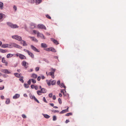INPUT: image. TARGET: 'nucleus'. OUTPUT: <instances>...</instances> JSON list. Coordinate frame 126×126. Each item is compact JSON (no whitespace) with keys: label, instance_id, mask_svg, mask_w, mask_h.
I'll use <instances>...</instances> for the list:
<instances>
[{"label":"nucleus","instance_id":"nucleus-37","mask_svg":"<svg viewBox=\"0 0 126 126\" xmlns=\"http://www.w3.org/2000/svg\"><path fill=\"white\" fill-rule=\"evenodd\" d=\"M43 61L45 62H46L47 63H49V61L46 59H43Z\"/></svg>","mask_w":126,"mask_h":126},{"label":"nucleus","instance_id":"nucleus-34","mask_svg":"<svg viewBox=\"0 0 126 126\" xmlns=\"http://www.w3.org/2000/svg\"><path fill=\"white\" fill-rule=\"evenodd\" d=\"M46 81L48 85L49 86H50L51 85V83L49 81V80H46Z\"/></svg>","mask_w":126,"mask_h":126},{"label":"nucleus","instance_id":"nucleus-26","mask_svg":"<svg viewBox=\"0 0 126 126\" xmlns=\"http://www.w3.org/2000/svg\"><path fill=\"white\" fill-rule=\"evenodd\" d=\"M42 0H36L35 3L36 4H38L41 2Z\"/></svg>","mask_w":126,"mask_h":126},{"label":"nucleus","instance_id":"nucleus-1","mask_svg":"<svg viewBox=\"0 0 126 126\" xmlns=\"http://www.w3.org/2000/svg\"><path fill=\"white\" fill-rule=\"evenodd\" d=\"M9 48H12L13 47H14L21 49L22 48V47L21 46H20L19 45L14 43H11L9 45Z\"/></svg>","mask_w":126,"mask_h":126},{"label":"nucleus","instance_id":"nucleus-22","mask_svg":"<svg viewBox=\"0 0 126 126\" xmlns=\"http://www.w3.org/2000/svg\"><path fill=\"white\" fill-rule=\"evenodd\" d=\"M7 24L11 28L13 24L11 22H7Z\"/></svg>","mask_w":126,"mask_h":126},{"label":"nucleus","instance_id":"nucleus-21","mask_svg":"<svg viewBox=\"0 0 126 126\" xmlns=\"http://www.w3.org/2000/svg\"><path fill=\"white\" fill-rule=\"evenodd\" d=\"M28 55H30L32 58H34V55L33 53L29 51L28 53Z\"/></svg>","mask_w":126,"mask_h":126},{"label":"nucleus","instance_id":"nucleus-12","mask_svg":"<svg viewBox=\"0 0 126 126\" xmlns=\"http://www.w3.org/2000/svg\"><path fill=\"white\" fill-rule=\"evenodd\" d=\"M68 107L66 109H65V110H62V111H61L60 112V114L63 113H65L66 112H68Z\"/></svg>","mask_w":126,"mask_h":126},{"label":"nucleus","instance_id":"nucleus-2","mask_svg":"<svg viewBox=\"0 0 126 126\" xmlns=\"http://www.w3.org/2000/svg\"><path fill=\"white\" fill-rule=\"evenodd\" d=\"M12 37L14 39L18 40L19 41L22 40L21 37L17 35H14L12 36Z\"/></svg>","mask_w":126,"mask_h":126},{"label":"nucleus","instance_id":"nucleus-17","mask_svg":"<svg viewBox=\"0 0 126 126\" xmlns=\"http://www.w3.org/2000/svg\"><path fill=\"white\" fill-rule=\"evenodd\" d=\"M41 90L43 93H45L47 92V90L44 88H41Z\"/></svg>","mask_w":126,"mask_h":126},{"label":"nucleus","instance_id":"nucleus-27","mask_svg":"<svg viewBox=\"0 0 126 126\" xmlns=\"http://www.w3.org/2000/svg\"><path fill=\"white\" fill-rule=\"evenodd\" d=\"M59 86L61 88H62L63 87L65 89L66 88V87L64 85L63 83L62 82L61 83V84H60Z\"/></svg>","mask_w":126,"mask_h":126},{"label":"nucleus","instance_id":"nucleus-13","mask_svg":"<svg viewBox=\"0 0 126 126\" xmlns=\"http://www.w3.org/2000/svg\"><path fill=\"white\" fill-rule=\"evenodd\" d=\"M30 26L32 29H34L36 27L35 24L33 23H30Z\"/></svg>","mask_w":126,"mask_h":126},{"label":"nucleus","instance_id":"nucleus-51","mask_svg":"<svg viewBox=\"0 0 126 126\" xmlns=\"http://www.w3.org/2000/svg\"><path fill=\"white\" fill-rule=\"evenodd\" d=\"M31 80L30 79L28 81V83L29 85H30L31 83Z\"/></svg>","mask_w":126,"mask_h":126},{"label":"nucleus","instance_id":"nucleus-20","mask_svg":"<svg viewBox=\"0 0 126 126\" xmlns=\"http://www.w3.org/2000/svg\"><path fill=\"white\" fill-rule=\"evenodd\" d=\"M8 51V50L6 49L3 50L1 49H0V52L2 53H6Z\"/></svg>","mask_w":126,"mask_h":126},{"label":"nucleus","instance_id":"nucleus-45","mask_svg":"<svg viewBox=\"0 0 126 126\" xmlns=\"http://www.w3.org/2000/svg\"><path fill=\"white\" fill-rule=\"evenodd\" d=\"M56 69H54L53 68H51V70L52 71V72H54V73Z\"/></svg>","mask_w":126,"mask_h":126},{"label":"nucleus","instance_id":"nucleus-29","mask_svg":"<svg viewBox=\"0 0 126 126\" xmlns=\"http://www.w3.org/2000/svg\"><path fill=\"white\" fill-rule=\"evenodd\" d=\"M4 15L2 13H0V19H2V18L4 16Z\"/></svg>","mask_w":126,"mask_h":126},{"label":"nucleus","instance_id":"nucleus-25","mask_svg":"<svg viewBox=\"0 0 126 126\" xmlns=\"http://www.w3.org/2000/svg\"><path fill=\"white\" fill-rule=\"evenodd\" d=\"M18 26L17 25L13 24L11 28L15 29L16 28H18Z\"/></svg>","mask_w":126,"mask_h":126},{"label":"nucleus","instance_id":"nucleus-48","mask_svg":"<svg viewBox=\"0 0 126 126\" xmlns=\"http://www.w3.org/2000/svg\"><path fill=\"white\" fill-rule=\"evenodd\" d=\"M46 16L49 19H51V17L50 16L48 15L47 14L46 15Z\"/></svg>","mask_w":126,"mask_h":126},{"label":"nucleus","instance_id":"nucleus-63","mask_svg":"<svg viewBox=\"0 0 126 126\" xmlns=\"http://www.w3.org/2000/svg\"><path fill=\"white\" fill-rule=\"evenodd\" d=\"M31 88L32 89H33L34 88V86L33 85H32L31 86Z\"/></svg>","mask_w":126,"mask_h":126},{"label":"nucleus","instance_id":"nucleus-19","mask_svg":"<svg viewBox=\"0 0 126 126\" xmlns=\"http://www.w3.org/2000/svg\"><path fill=\"white\" fill-rule=\"evenodd\" d=\"M42 114L43 115L44 117L48 119L50 117V116L49 115L47 114H44L42 113Z\"/></svg>","mask_w":126,"mask_h":126},{"label":"nucleus","instance_id":"nucleus-11","mask_svg":"<svg viewBox=\"0 0 126 126\" xmlns=\"http://www.w3.org/2000/svg\"><path fill=\"white\" fill-rule=\"evenodd\" d=\"M20 96V94H16L13 96V98L14 99H16L18 98Z\"/></svg>","mask_w":126,"mask_h":126},{"label":"nucleus","instance_id":"nucleus-7","mask_svg":"<svg viewBox=\"0 0 126 126\" xmlns=\"http://www.w3.org/2000/svg\"><path fill=\"white\" fill-rule=\"evenodd\" d=\"M19 57L21 59H25L26 58V57L24 55L21 54H19Z\"/></svg>","mask_w":126,"mask_h":126},{"label":"nucleus","instance_id":"nucleus-54","mask_svg":"<svg viewBox=\"0 0 126 126\" xmlns=\"http://www.w3.org/2000/svg\"><path fill=\"white\" fill-rule=\"evenodd\" d=\"M52 95H53V94H52V93H50L49 94V96L51 98L52 97Z\"/></svg>","mask_w":126,"mask_h":126},{"label":"nucleus","instance_id":"nucleus-6","mask_svg":"<svg viewBox=\"0 0 126 126\" xmlns=\"http://www.w3.org/2000/svg\"><path fill=\"white\" fill-rule=\"evenodd\" d=\"M31 49L34 51L37 52H39L40 50L34 47L33 45H31Z\"/></svg>","mask_w":126,"mask_h":126},{"label":"nucleus","instance_id":"nucleus-15","mask_svg":"<svg viewBox=\"0 0 126 126\" xmlns=\"http://www.w3.org/2000/svg\"><path fill=\"white\" fill-rule=\"evenodd\" d=\"M9 47V45L7 44H4L2 45L1 46V47L2 48H5L6 47Z\"/></svg>","mask_w":126,"mask_h":126},{"label":"nucleus","instance_id":"nucleus-56","mask_svg":"<svg viewBox=\"0 0 126 126\" xmlns=\"http://www.w3.org/2000/svg\"><path fill=\"white\" fill-rule=\"evenodd\" d=\"M24 51L27 52L28 53L30 51L26 49H24Z\"/></svg>","mask_w":126,"mask_h":126},{"label":"nucleus","instance_id":"nucleus-60","mask_svg":"<svg viewBox=\"0 0 126 126\" xmlns=\"http://www.w3.org/2000/svg\"><path fill=\"white\" fill-rule=\"evenodd\" d=\"M52 99L54 100H55L56 99V97L55 95H53V96Z\"/></svg>","mask_w":126,"mask_h":126},{"label":"nucleus","instance_id":"nucleus-42","mask_svg":"<svg viewBox=\"0 0 126 126\" xmlns=\"http://www.w3.org/2000/svg\"><path fill=\"white\" fill-rule=\"evenodd\" d=\"M24 87L26 88H28L29 87V85H28V84H27L25 83L24 84Z\"/></svg>","mask_w":126,"mask_h":126},{"label":"nucleus","instance_id":"nucleus-24","mask_svg":"<svg viewBox=\"0 0 126 126\" xmlns=\"http://www.w3.org/2000/svg\"><path fill=\"white\" fill-rule=\"evenodd\" d=\"M41 46L42 47L46 48L47 47V46L46 44L42 43L41 44Z\"/></svg>","mask_w":126,"mask_h":126},{"label":"nucleus","instance_id":"nucleus-3","mask_svg":"<svg viewBox=\"0 0 126 126\" xmlns=\"http://www.w3.org/2000/svg\"><path fill=\"white\" fill-rule=\"evenodd\" d=\"M37 27L39 29H42L46 30V27L43 24H39L38 25Z\"/></svg>","mask_w":126,"mask_h":126},{"label":"nucleus","instance_id":"nucleus-49","mask_svg":"<svg viewBox=\"0 0 126 126\" xmlns=\"http://www.w3.org/2000/svg\"><path fill=\"white\" fill-rule=\"evenodd\" d=\"M43 100L44 102L46 103H47V101L46 100L45 98V97H43Z\"/></svg>","mask_w":126,"mask_h":126},{"label":"nucleus","instance_id":"nucleus-62","mask_svg":"<svg viewBox=\"0 0 126 126\" xmlns=\"http://www.w3.org/2000/svg\"><path fill=\"white\" fill-rule=\"evenodd\" d=\"M4 88V86H3L2 87H0V90H2Z\"/></svg>","mask_w":126,"mask_h":126},{"label":"nucleus","instance_id":"nucleus-41","mask_svg":"<svg viewBox=\"0 0 126 126\" xmlns=\"http://www.w3.org/2000/svg\"><path fill=\"white\" fill-rule=\"evenodd\" d=\"M31 80L32 81V82L33 83H35L36 82V81L35 80L33 79H31Z\"/></svg>","mask_w":126,"mask_h":126},{"label":"nucleus","instance_id":"nucleus-28","mask_svg":"<svg viewBox=\"0 0 126 126\" xmlns=\"http://www.w3.org/2000/svg\"><path fill=\"white\" fill-rule=\"evenodd\" d=\"M3 3L1 2H0V8L1 9L3 8Z\"/></svg>","mask_w":126,"mask_h":126},{"label":"nucleus","instance_id":"nucleus-58","mask_svg":"<svg viewBox=\"0 0 126 126\" xmlns=\"http://www.w3.org/2000/svg\"><path fill=\"white\" fill-rule=\"evenodd\" d=\"M34 88L36 90H37L38 89V87L37 86H34Z\"/></svg>","mask_w":126,"mask_h":126},{"label":"nucleus","instance_id":"nucleus-61","mask_svg":"<svg viewBox=\"0 0 126 126\" xmlns=\"http://www.w3.org/2000/svg\"><path fill=\"white\" fill-rule=\"evenodd\" d=\"M41 79V77L40 76H38L37 78V80L38 81H39Z\"/></svg>","mask_w":126,"mask_h":126},{"label":"nucleus","instance_id":"nucleus-57","mask_svg":"<svg viewBox=\"0 0 126 126\" xmlns=\"http://www.w3.org/2000/svg\"><path fill=\"white\" fill-rule=\"evenodd\" d=\"M57 84L58 85H59L60 84V80H58L57 82Z\"/></svg>","mask_w":126,"mask_h":126},{"label":"nucleus","instance_id":"nucleus-36","mask_svg":"<svg viewBox=\"0 0 126 126\" xmlns=\"http://www.w3.org/2000/svg\"><path fill=\"white\" fill-rule=\"evenodd\" d=\"M56 83V81L55 80H53L52 82H51V84L52 85H54Z\"/></svg>","mask_w":126,"mask_h":126},{"label":"nucleus","instance_id":"nucleus-52","mask_svg":"<svg viewBox=\"0 0 126 126\" xmlns=\"http://www.w3.org/2000/svg\"><path fill=\"white\" fill-rule=\"evenodd\" d=\"M39 67H37L35 68V70L36 72H37L39 70Z\"/></svg>","mask_w":126,"mask_h":126},{"label":"nucleus","instance_id":"nucleus-44","mask_svg":"<svg viewBox=\"0 0 126 126\" xmlns=\"http://www.w3.org/2000/svg\"><path fill=\"white\" fill-rule=\"evenodd\" d=\"M54 72H49L48 74L49 75H50V76L54 74Z\"/></svg>","mask_w":126,"mask_h":126},{"label":"nucleus","instance_id":"nucleus-5","mask_svg":"<svg viewBox=\"0 0 126 126\" xmlns=\"http://www.w3.org/2000/svg\"><path fill=\"white\" fill-rule=\"evenodd\" d=\"M30 97L31 99H33L34 100L36 101L38 103H40L39 101L36 98L35 96L34 95H30Z\"/></svg>","mask_w":126,"mask_h":126},{"label":"nucleus","instance_id":"nucleus-46","mask_svg":"<svg viewBox=\"0 0 126 126\" xmlns=\"http://www.w3.org/2000/svg\"><path fill=\"white\" fill-rule=\"evenodd\" d=\"M72 113H67L65 114V116H68L70 115H72Z\"/></svg>","mask_w":126,"mask_h":126},{"label":"nucleus","instance_id":"nucleus-23","mask_svg":"<svg viewBox=\"0 0 126 126\" xmlns=\"http://www.w3.org/2000/svg\"><path fill=\"white\" fill-rule=\"evenodd\" d=\"M37 77V75L36 74H32L31 76V77L33 78L34 79H36Z\"/></svg>","mask_w":126,"mask_h":126},{"label":"nucleus","instance_id":"nucleus-30","mask_svg":"<svg viewBox=\"0 0 126 126\" xmlns=\"http://www.w3.org/2000/svg\"><path fill=\"white\" fill-rule=\"evenodd\" d=\"M10 99L9 98L6 99L5 101V103L6 104H8L10 103Z\"/></svg>","mask_w":126,"mask_h":126},{"label":"nucleus","instance_id":"nucleus-9","mask_svg":"<svg viewBox=\"0 0 126 126\" xmlns=\"http://www.w3.org/2000/svg\"><path fill=\"white\" fill-rule=\"evenodd\" d=\"M27 63L25 61H23L22 63V65L24 66V67L25 68V69H26L27 68L28 66H27L26 65Z\"/></svg>","mask_w":126,"mask_h":126},{"label":"nucleus","instance_id":"nucleus-8","mask_svg":"<svg viewBox=\"0 0 126 126\" xmlns=\"http://www.w3.org/2000/svg\"><path fill=\"white\" fill-rule=\"evenodd\" d=\"M29 37L32 40L36 42H38V40L34 37L29 36Z\"/></svg>","mask_w":126,"mask_h":126},{"label":"nucleus","instance_id":"nucleus-4","mask_svg":"<svg viewBox=\"0 0 126 126\" xmlns=\"http://www.w3.org/2000/svg\"><path fill=\"white\" fill-rule=\"evenodd\" d=\"M1 71L2 73L6 74H10L11 73V72L7 69H2L1 70Z\"/></svg>","mask_w":126,"mask_h":126},{"label":"nucleus","instance_id":"nucleus-38","mask_svg":"<svg viewBox=\"0 0 126 126\" xmlns=\"http://www.w3.org/2000/svg\"><path fill=\"white\" fill-rule=\"evenodd\" d=\"M23 77H22L21 78L19 79V80L20 81L22 82L23 83L24 82V80L23 79Z\"/></svg>","mask_w":126,"mask_h":126},{"label":"nucleus","instance_id":"nucleus-35","mask_svg":"<svg viewBox=\"0 0 126 126\" xmlns=\"http://www.w3.org/2000/svg\"><path fill=\"white\" fill-rule=\"evenodd\" d=\"M40 37L43 39H45L46 38L44 35L42 33L40 34Z\"/></svg>","mask_w":126,"mask_h":126},{"label":"nucleus","instance_id":"nucleus-59","mask_svg":"<svg viewBox=\"0 0 126 126\" xmlns=\"http://www.w3.org/2000/svg\"><path fill=\"white\" fill-rule=\"evenodd\" d=\"M14 9H15V11H16L17 10V8L15 5H14L13 7Z\"/></svg>","mask_w":126,"mask_h":126},{"label":"nucleus","instance_id":"nucleus-16","mask_svg":"<svg viewBox=\"0 0 126 126\" xmlns=\"http://www.w3.org/2000/svg\"><path fill=\"white\" fill-rule=\"evenodd\" d=\"M14 55L13 54H8L7 55L6 57L8 58H10L12 57Z\"/></svg>","mask_w":126,"mask_h":126},{"label":"nucleus","instance_id":"nucleus-50","mask_svg":"<svg viewBox=\"0 0 126 126\" xmlns=\"http://www.w3.org/2000/svg\"><path fill=\"white\" fill-rule=\"evenodd\" d=\"M41 33H40L39 32H37V36L38 37H40V34H41Z\"/></svg>","mask_w":126,"mask_h":126},{"label":"nucleus","instance_id":"nucleus-10","mask_svg":"<svg viewBox=\"0 0 126 126\" xmlns=\"http://www.w3.org/2000/svg\"><path fill=\"white\" fill-rule=\"evenodd\" d=\"M51 40L55 44L58 45L59 44V43H58L57 41L54 39L52 38H50Z\"/></svg>","mask_w":126,"mask_h":126},{"label":"nucleus","instance_id":"nucleus-31","mask_svg":"<svg viewBox=\"0 0 126 126\" xmlns=\"http://www.w3.org/2000/svg\"><path fill=\"white\" fill-rule=\"evenodd\" d=\"M50 51L53 52H56V51L55 49L53 47H51Z\"/></svg>","mask_w":126,"mask_h":126},{"label":"nucleus","instance_id":"nucleus-18","mask_svg":"<svg viewBox=\"0 0 126 126\" xmlns=\"http://www.w3.org/2000/svg\"><path fill=\"white\" fill-rule=\"evenodd\" d=\"M14 75L17 77L19 78L20 77V75L21 74H19L18 73H15L14 74Z\"/></svg>","mask_w":126,"mask_h":126},{"label":"nucleus","instance_id":"nucleus-40","mask_svg":"<svg viewBox=\"0 0 126 126\" xmlns=\"http://www.w3.org/2000/svg\"><path fill=\"white\" fill-rule=\"evenodd\" d=\"M6 62L5 59L4 57L2 58V62L3 63H4Z\"/></svg>","mask_w":126,"mask_h":126},{"label":"nucleus","instance_id":"nucleus-14","mask_svg":"<svg viewBox=\"0 0 126 126\" xmlns=\"http://www.w3.org/2000/svg\"><path fill=\"white\" fill-rule=\"evenodd\" d=\"M21 43L23 44V46H27L28 45V44L26 43L25 41L24 40H22L21 42Z\"/></svg>","mask_w":126,"mask_h":126},{"label":"nucleus","instance_id":"nucleus-33","mask_svg":"<svg viewBox=\"0 0 126 126\" xmlns=\"http://www.w3.org/2000/svg\"><path fill=\"white\" fill-rule=\"evenodd\" d=\"M57 120V117L55 115H53V118L52 120L53 121H55Z\"/></svg>","mask_w":126,"mask_h":126},{"label":"nucleus","instance_id":"nucleus-47","mask_svg":"<svg viewBox=\"0 0 126 126\" xmlns=\"http://www.w3.org/2000/svg\"><path fill=\"white\" fill-rule=\"evenodd\" d=\"M58 101L59 103L60 104H61L62 103V101H61V99L60 98H58Z\"/></svg>","mask_w":126,"mask_h":126},{"label":"nucleus","instance_id":"nucleus-53","mask_svg":"<svg viewBox=\"0 0 126 126\" xmlns=\"http://www.w3.org/2000/svg\"><path fill=\"white\" fill-rule=\"evenodd\" d=\"M22 117L24 118H26V116L24 114H23L22 115Z\"/></svg>","mask_w":126,"mask_h":126},{"label":"nucleus","instance_id":"nucleus-39","mask_svg":"<svg viewBox=\"0 0 126 126\" xmlns=\"http://www.w3.org/2000/svg\"><path fill=\"white\" fill-rule=\"evenodd\" d=\"M51 111L52 112H59V111L58 110H52Z\"/></svg>","mask_w":126,"mask_h":126},{"label":"nucleus","instance_id":"nucleus-64","mask_svg":"<svg viewBox=\"0 0 126 126\" xmlns=\"http://www.w3.org/2000/svg\"><path fill=\"white\" fill-rule=\"evenodd\" d=\"M1 98L2 99H3L4 98V97L3 95H1L0 96Z\"/></svg>","mask_w":126,"mask_h":126},{"label":"nucleus","instance_id":"nucleus-55","mask_svg":"<svg viewBox=\"0 0 126 126\" xmlns=\"http://www.w3.org/2000/svg\"><path fill=\"white\" fill-rule=\"evenodd\" d=\"M31 2L32 3H34L35 2L36 0H31Z\"/></svg>","mask_w":126,"mask_h":126},{"label":"nucleus","instance_id":"nucleus-43","mask_svg":"<svg viewBox=\"0 0 126 126\" xmlns=\"http://www.w3.org/2000/svg\"><path fill=\"white\" fill-rule=\"evenodd\" d=\"M2 76H3V77L4 78H6L8 77V75L5 74H4L3 75H2Z\"/></svg>","mask_w":126,"mask_h":126},{"label":"nucleus","instance_id":"nucleus-32","mask_svg":"<svg viewBox=\"0 0 126 126\" xmlns=\"http://www.w3.org/2000/svg\"><path fill=\"white\" fill-rule=\"evenodd\" d=\"M37 93L39 95H41V93H42L41 90H38L37 91Z\"/></svg>","mask_w":126,"mask_h":126}]
</instances>
